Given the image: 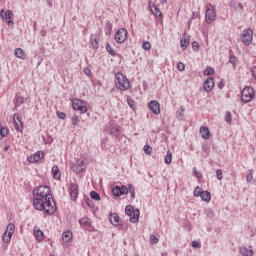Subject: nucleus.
<instances>
[{
    "instance_id": "56",
    "label": "nucleus",
    "mask_w": 256,
    "mask_h": 256,
    "mask_svg": "<svg viewBox=\"0 0 256 256\" xmlns=\"http://www.w3.org/2000/svg\"><path fill=\"white\" fill-rule=\"evenodd\" d=\"M106 29H108L109 33L113 31V24L111 23V21L106 22Z\"/></svg>"
},
{
    "instance_id": "11",
    "label": "nucleus",
    "mask_w": 256,
    "mask_h": 256,
    "mask_svg": "<svg viewBox=\"0 0 256 256\" xmlns=\"http://www.w3.org/2000/svg\"><path fill=\"white\" fill-rule=\"evenodd\" d=\"M112 193L113 195H115V197H121L123 195H127V193H129V186L128 187L125 185L115 186L112 189Z\"/></svg>"
},
{
    "instance_id": "49",
    "label": "nucleus",
    "mask_w": 256,
    "mask_h": 256,
    "mask_svg": "<svg viewBox=\"0 0 256 256\" xmlns=\"http://www.w3.org/2000/svg\"><path fill=\"white\" fill-rule=\"evenodd\" d=\"M205 214H206L207 217H209L210 219H213V217H215V213H213V210H211V209H206V210H205Z\"/></svg>"
},
{
    "instance_id": "38",
    "label": "nucleus",
    "mask_w": 256,
    "mask_h": 256,
    "mask_svg": "<svg viewBox=\"0 0 256 256\" xmlns=\"http://www.w3.org/2000/svg\"><path fill=\"white\" fill-rule=\"evenodd\" d=\"M91 199H94V201H101V196L96 191L90 192Z\"/></svg>"
},
{
    "instance_id": "63",
    "label": "nucleus",
    "mask_w": 256,
    "mask_h": 256,
    "mask_svg": "<svg viewBox=\"0 0 256 256\" xmlns=\"http://www.w3.org/2000/svg\"><path fill=\"white\" fill-rule=\"evenodd\" d=\"M238 9H240V11H243L245 9V7L241 3H239L238 4Z\"/></svg>"
},
{
    "instance_id": "5",
    "label": "nucleus",
    "mask_w": 256,
    "mask_h": 256,
    "mask_svg": "<svg viewBox=\"0 0 256 256\" xmlns=\"http://www.w3.org/2000/svg\"><path fill=\"white\" fill-rule=\"evenodd\" d=\"M72 108L74 109V111H79L82 115L89 111L87 105L85 104V101L78 98L72 99Z\"/></svg>"
},
{
    "instance_id": "19",
    "label": "nucleus",
    "mask_w": 256,
    "mask_h": 256,
    "mask_svg": "<svg viewBox=\"0 0 256 256\" xmlns=\"http://www.w3.org/2000/svg\"><path fill=\"white\" fill-rule=\"evenodd\" d=\"M239 253L243 256H253L255 253L253 252V249H248L247 247H241L239 248Z\"/></svg>"
},
{
    "instance_id": "25",
    "label": "nucleus",
    "mask_w": 256,
    "mask_h": 256,
    "mask_svg": "<svg viewBox=\"0 0 256 256\" xmlns=\"http://www.w3.org/2000/svg\"><path fill=\"white\" fill-rule=\"evenodd\" d=\"M62 239H63L64 243H69V241H71V239H73V233H71V231L63 232Z\"/></svg>"
},
{
    "instance_id": "44",
    "label": "nucleus",
    "mask_w": 256,
    "mask_h": 256,
    "mask_svg": "<svg viewBox=\"0 0 256 256\" xmlns=\"http://www.w3.org/2000/svg\"><path fill=\"white\" fill-rule=\"evenodd\" d=\"M142 49H144V51H150L151 50V42L146 41L142 44Z\"/></svg>"
},
{
    "instance_id": "3",
    "label": "nucleus",
    "mask_w": 256,
    "mask_h": 256,
    "mask_svg": "<svg viewBox=\"0 0 256 256\" xmlns=\"http://www.w3.org/2000/svg\"><path fill=\"white\" fill-rule=\"evenodd\" d=\"M217 17V12L215 10V6L213 4L209 3L206 5L205 10V21L208 23V25H211L213 21H215Z\"/></svg>"
},
{
    "instance_id": "50",
    "label": "nucleus",
    "mask_w": 256,
    "mask_h": 256,
    "mask_svg": "<svg viewBox=\"0 0 256 256\" xmlns=\"http://www.w3.org/2000/svg\"><path fill=\"white\" fill-rule=\"evenodd\" d=\"M192 247L194 249H201V242H199L197 240L192 241Z\"/></svg>"
},
{
    "instance_id": "57",
    "label": "nucleus",
    "mask_w": 256,
    "mask_h": 256,
    "mask_svg": "<svg viewBox=\"0 0 256 256\" xmlns=\"http://www.w3.org/2000/svg\"><path fill=\"white\" fill-rule=\"evenodd\" d=\"M84 74H86L87 77H91L92 75L91 69L89 67L84 68Z\"/></svg>"
},
{
    "instance_id": "13",
    "label": "nucleus",
    "mask_w": 256,
    "mask_h": 256,
    "mask_svg": "<svg viewBox=\"0 0 256 256\" xmlns=\"http://www.w3.org/2000/svg\"><path fill=\"white\" fill-rule=\"evenodd\" d=\"M13 121L14 129H16L18 133H21L23 131V121H21V115L19 113L14 114Z\"/></svg>"
},
{
    "instance_id": "4",
    "label": "nucleus",
    "mask_w": 256,
    "mask_h": 256,
    "mask_svg": "<svg viewBox=\"0 0 256 256\" xmlns=\"http://www.w3.org/2000/svg\"><path fill=\"white\" fill-rule=\"evenodd\" d=\"M255 99V89L251 86H246L241 93V101L243 103H251V100Z\"/></svg>"
},
{
    "instance_id": "31",
    "label": "nucleus",
    "mask_w": 256,
    "mask_h": 256,
    "mask_svg": "<svg viewBox=\"0 0 256 256\" xmlns=\"http://www.w3.org/2000/svg\"><path fill=\"white\" fill-rule=\"evenodd\" d=\"M173 161V154L171 153V150H168L165 158H164V162L166 163V165H171Z\"/></svg>"
},
{
    "instance_id": "6",
    "label": "nucleus",
    "mask_w": 256,
    "mask_h": 256,
    "mask_svg": "<svg viewBox=\"0 0 256 256\" xmlns=\"http://www.w3.org/2000/svg\"><path fill=\"white\" fill-rule=\"evenodd\" d=\"M240 39L244 45H251L253 43V30L251 28L244 29L240 35Z\"/></svg>"
},
{
    "instance_id": "55",
    "label": "nucleus",
    "mask_w": 256,
    "mask_h": 256,
    "mask_svg": "<svg viewBox=\"0 0 256 256\" xmlns=\"http://www.w3.org/2000/svg\"><path fill=\"white\" fill-rule=\"evenodd\" d=\"M57 117L59 119H67V114H65V112H57Z\"/></svg>"
},
{
    "instance_id": "45",
    "label": "nucleus",
    "mask_w": 256,
    "mask_h": 256,
    "mask_svg": "<svg viewBox=\"0 0 256 256\" xmlns=\"http://www.w3.org/2000/svg\"><path fill=\"white\" fill-rule=\"evenodd\" d=\"M127 103L131 109H135V101L131 99V96L127 97Z\"/></svg>"
},
{
    "instance_id": "28",
    "label": "nucleus",
    "mask_w": 256,
    "mask_h": 256,
    "mask_svg": "<svg viewBox=\"0 0 256 256\" xmlns=\"http://www.w3.org/2000/svg\"><path fill=\"white\" fill-rule=\"evenodd\" d=\"M200 197H201L202 201L209 203V201H211V192L203 190Z\"/></svg>"
},
{
    "instance_id": "17",
    "label": "nucleus",
    "mask_w": 256,
    "mask_h": 256,
    "mask_svg": "<svg viewBox=\"0 0 256 256\" xmlns=\"http://www.w3.org/2000/svg\"><path fill=\"white\" fill-rule=\"evenodd\" d=\"M78 222L80 227H82L83 229H89V227H91V220L89 219V217H83L79 219Z\"/></svg>"
},
{
    "instance_id": "37",
    "label": "nucleus",
    "mask_w": 256,
    "mask_h": 256,
    "mask_svg": "<svg viewBox=\"0 0 256 256\" xmlns=\"http://www.w3.org/2000/svg\"><path fill=\"white\" fill-rule=\"evenodd\" d=\"M79 123H81V118L79 117V115L74 114V116L72 117V125L75 127L79 125Z\"/></svg>"
},
{
    "instance_id": "30",
    "label": "nucleus",
    "mask_w": 256,
    "mask_h": 256,
    "mask_svg": "<svg viewBox=\"0 0 256 256\" xmlns=\"http://www.w3.org/2000/svg\"><path fill=\"white\" fill-rule=\"evenodd\" d=\"M185 116V107L180 106L178 111L176 112V117L179 121H183V117Z\"/></svg>"
},
{
    "instance_id": "15",
    "label": "nucleus",
    "mask_w": 256,
    "mask_h": 256,
    "mask_svg": "<svg viewBox=\"0 0 256 256\" xmlns=\"http://www.w3.org/2000/svg\"><path fill=\"white\" fill-rule=\"evenodd\" d=\"M213 87H215V80L213 78L206 79L204 82V91H206V93H211Z\"/></svg>"
},
{
    "instance_id": "64",
    "label": "nucleus",
    "mask_w": 256,
    "mask_h": 256,
    "mask_svg": "<svg viewBox=\"0 0 256 256\" xmlns=\"http://www.w3.org/2000/svg\"><path fill=\"white\" fill-rule=\"evenodd\" d=\"M161 256H168V255H167V252H163V253L161 254Z\"/></svg>"
},
{
    "instance_id": "59",
    "label": "nucleus",
    "mask_w": 256,
    "mask_h": 256,
    "mask_svg": "<svg viewBox=\"0 0 256 256\" xmlns=\"http://www.w3.org/2000/svg\"><path fill=\"white\" fill-rule=\"evenodd\" d=\"M251 73L254 79H256V66L252 67Z\"/></svg>"
},
{
    "instance_id": "9",
    "label": "nucleus",
    "mask_w": 256,
    "mask_h": 256,
    "mask_svg": "<svg viewBox=\"0 0 256 256\" xmlns=\"http://www.w3.org/2000/svg\"><path fill=\"white\" fill-rule=\"evenodd\" d=\"M127 35H128L127 29L120 28L116 31L114 35V39L118 44L125 43V41H127Z\"/></svg>"
},
{
    "instance_id": "46",
    "label": "nucleus",
    "mask_w": 256,
    "mask_h": 256,
    "mask_svg": "<svg viewBox=\"0 0 256 256\" xmlns=\"http://www.w3.org/2000/svg\"><path fill=\"white\" fill-rule=\"evenodd\" d=\"M150 243H152V245H157V243H159V238L155 235H151L150 236Z\"/></svg>"
},
{
    "instance_id": "42",
    "label": "nucleus",
    "mask_w": 256,
    "mask_h": 256,
    "mask_svg": "<svg viewBox=\"0 0 256 256\" xmlns=\"http://www.w3.org/2000/svg\"><path fill=\"white\" fill-rule=\"evenodd\" d=\"M8 134H9V129H7L4 126L0 128V135H1V137H7Z\"/></svg>"
},
{
    "instance_id": "34",
    "label": "nucleus",
    "mask_w": 256,
    "mask_h": 256,
    "mask_svg": "<svg viewBox=\"0 0 256 256\" xmlns=\"http://www.w3.org/2000/svg\"><path fill=\"white\" fill-rule=\"evenodd\" d=\"M106 51L109 53V55H111L112 57H115V55H117V51H115L113 49V47H111V44L106 43Z\"/></svg>"
},
{
    "instance_id": "60",
    "label": "nucleus",
    "mask_w": 256,
    "mask_h": 256,
    "mask_svg": "<svg viewBox=\"0 0 256 256\" xmlns=\"http://www.w3.org/2000/svg\"><path fill=\"white\" fill-rule=\"evenodd\" d=\"M197 17H199V14H198L197 12H193V13H192L191 20L197 19Z\"/></svg>"
},
{
    "instance_id": "18",
    "label": "nucleus",
    "mask_w": 256,
    "mask_h": 256,
    "mask_svg": "<svg viewBox=\"0 0 256 256\" xmlns=\"http://www.w3.org/2000/svg\"><path fill=\"white\" fill-rule=\"evenodd\" d=\"M190 41H191V36H189V35H187L181 39L180 45H181V48L183 49V51H185L187 49V47H189Z\"/></svg>"
},
{
    "instance_id": "53",
    "label": "nucleus",
    "mask_w": 256,
    "mask_h": 256,
    "mask_svg": "<svg viewBox=\"0 0 256 256\" xmlns=\"http://www.w3.org/2000/svg\"><path fill=\"white\" fill-rule=\"evenodd\" d=\"M229 63H231V64L234 65V67H235V65H237V57H235V56H230V58H229Z\"/></svg>"
},
{
    "instance_id": "27",
    "label": "nucleus",
    "mask_w": 256,
    "mask_h": 256,
    "mask_svg": "<svg viewBox=\"0 0 256 256\" xmlns=\"http://www.w3.org/2000/svg\"><path fill=\"white\" fill-rule=\"evenodd\" d=\"M200 134L203 139H209L210 132L208 127H201L200 128Z\"/></svg>"
},
{
    "instance_id": "48",
    "label": "nucleus",
    "mask_w": 256,
    "mask_h": 256,
    "mask_svg": "<svg viewBox=\"0 0 256 256\" xmlns=\"http://www.w3.org/2000/svg\"><path fill=\"white\" fill-rule=\"evenodd\" d=\"M246 181L248 183H251V181H253V170H249V173L246 176Z\"/></svg>"
},
{
    "instance_id": "32",
    "label": "nucleus",
    "mask_w": 256,
    "mask_h": 256,
    "mask_svg": "<svg viewBox=\"0 0 256 256\" xmlns=\"http://www.w3.org/2000/svg\"><path fill=\"white\" fill-rule=\"evenodd\" d=\"M34 236L37 239V241H43V238L45 237V235L40 229H35V228H34Z\"/></svg>"
},
{
    "instance_id": "40",
    "label": "nucleus",
    "mask_w": 256,
    "mask_h": 256,
    "mask_svg": "<svg viewBox=\"0 0 256 256\" xmlns=\"http://www.w3.org/2000/svg\"><path fill=\"white\" fill-rule=\"evenodd\" d=\"M143 151L146 155H151L153 153V148L149 145H145Z\"/></svg>"
},
{
    "instance_id": "20",
    "label": "nucleus",
    "mask_w": 256,
    "mask_h": 256,
    "mask_svg": "<svg viewBox=\"0 0 256 256\" xmlns=\"http://www.w3.org/2000/svg\"><path fill=\"white\" fill-rule=\"evenodd\" d=\"M23 103H25V98L23 96L16 95L14 98L15 109H17V107H21Z\"/></svg>"
},
{
    "instance_id": "12",
    "label": "nucleus",
    "mask_w": 256,
    "mask_h": 256,
    "mask_svg": "<svg viewBox=\"0 0 256 256\" xmlns=\"http://www.w3.org/2000/svg\"><path fill=\"white\" fill-rule=\"evenodd\" d=\"M70 199L71 201H77L79 197V185L71 182L69 185Z\"/></svg>"
},
{
    "instance_id": "62",
    "label": "nucleus",
    "mask_w": 256,
    "mask_h": 256,
    "mask_svg": "<svg viewBox=\"0 0 256 256\" xmlns=\"http://www.w3.org/2000/svg\"><path fill=\"white\" fill-rule=\"evenodd\" d=\"M230 7H233L235 11H237V6H235V2H233V0L230 2Z\"/></svg>"
},
{
    "instance_id": "54",
    "label": "nucleus",
    "mask_w": 256,
    "mask_h": 256,
    "mask_svg": "<svg viewBox=\"0 0 256 256\" xmlns=\"http://www.w3.org/2000/svg\"><path fill=\"white\" fill-rule=\"evenodd\" d=\"M177 69L178 71H185V64H183V62H178Z\"/></svg>"
},
{
    "instance_id": "61",
    "label": "nucleus",
    "mask_w": 256,
    "mask_h": 256,
    "mask_svg": "<svg viewBox=\"0 0 256 256\" xmlns=\"http://www.w3.org/2000/svg\"><path fill=\"white\" fill-rule=\"evenodd\" d=\"M40 35H41L42 37H46V35H47V30H41V31H40Z\"/></svg>"
},
{
    "instance_id": "2",
    "label": "nucleus",
    "mask_w": 256,
    "mask_h": 256,
    "mask_svg": "<svg viewBox=\"0 0 256 256\" xmlns=\"http://www.w3.org/2000/svg\"><path fill=\"white\" fill-rule=\"evenodd\" d=\"M115 85L116 89L119 91H129V89H131V83L129 82V79H127L121 72H117L115 74Z\"/></svg>"
},
{
    "instance_id": "39",
    "label": "nucleus",
    "mask_w": 256,
    "mask_h": 256,
    "mask_svg": "<svg viewBox=\"0 0 256 256\" xmlns=\"http://www.w3.org/2000/svg\"><path fill=\"white\" fill-rule=\"evenodd\" d=\"M128 193L131 195V199H135V186L133 184H128Z\"/></svg>"
},
{
    "instance_id": "14",
    "label": "nucleus",
    "mask_w": 256,
    "mask_h": 256,
    "mask_svg": "<svg viewBox=\"0 0 256 256\" xmlns=\"http://www.w3.org/2000/svg\"><path fill=\"white\" fill-rule=\"evenodd\" d=\"M149 109H151L155 115H159V113H161V105L157 100H152L149 103Z\"/></svg>"
},
{
    "instance_id": "35",
    "label": "nucleus",
    "mask_w": 256,
    "mask_h": 256,
    "mask_svg": "<svg viewBox=\"0 0 256 256\" xmlns=\"http://www.w3.org/2000/svg\"><path fill=\"white\" fill-rule=\"evenodd\" d=\"M135 210L133 209V206L127 205L125 207V214L128 215V217H132Z\"/></svg>"
},
{
    "instance_id": "29",
    "label": "nucleus",
    "mask_w": 256,
    "mask_h": 256,
    "mask_svg": "<svg viewBox=\"0 0 256 256\" xmlns=\"http://www.w3.org/2000/svg\"><path fill=\"white\" fill-rule=\"evenodd\" d=\"M110 223L117 227L119 225V215L117 214H110Z\"/></svg>"
},
{
    "instance_id": "16",
    "label": "nucleus",
    "mask_w": 256,
    "mask_h": 256,
    "mask_svg": "<svg viewBox=\"0 0 256 256\" xmlns=\"http://www.w3.org/2000/svg\"><path fill=\"white\" fill-rule=\"evenodd\" d=\"M43 157H45V154L43 153V151H38L34 155L30 156L28 158V161H30V163H39V161H41Z\"/></svg>"
},
{
    "instance_id": "7",
    "label": "nucleus",
    "mask_w": 256,
    "mask_h": 256,
    "mask_svg": "<svg viewBox=\"0 0 256 256\" xmlns=\"http://www.w3.org/2000/svg\"><path fill=\"white\" fill-rule=\"evenodd\" d=\"M13 10H4L2 9L0 11V17L1 19H3L5 21V23L8 25V27H13V25H15V23L13 22Z\"/></svg>"
},
{
    "instance_id": "22",
    "label": "nucleus",
    "mask_w": 256,
    "mask_h": 256,
    "mask_svg": "<svg viewBox=\"0 0 256 256\" xmlns=\"http://www.w3.org/2000/svg\"><path fill=\"white\" fill-rule=\"evenodd\" d=\"M14 55L15 57H17L18 59H22V60H25V51L22 49V48H16L14 50Z\"/></svg>"
},
{
    "instance_id": "52",
    "label": "nucleus",
    "mask_w": 256,
    "mask_h": 256,
    "mask_svg": "<svg viewBox=\"0 0 256 256\" xmlns=\"http://www.w3.org/2000/svg\"><path fill=\"white\" fill-rule=\"evenodd\" d=\"M192 49L197 53V51H199V42L197 41L192 42Z\"/></svg>"
},
{
    "instance_id": "43",
    "label": "nucleus",
    "mask_w": 256,
    "mask_h": 256,
    "mask_svg": "<svg viewBox=\"0 0 256 256\" xmlns=\"http://www.w3.org/2000/svg\"><path fill=\"white\" fill-rule=\"evenodd\" d=\"M204 75H215V69H213L212 67H207L204 70Z\"/></svg>"
},
{
    "instance_id": "58",
    "label": "nucleus",
    "mask_w": 256,
    "mask_h": 256,
    "mask_svg": "<svg viewBox=\"0 0 256 256\" xmlns=\"http://www.w3.org/2000/svg\"><path fill=\"white\" fill-rule=\"evenodd\" d=\"M86 204L88 205V207H93L94 206L93 201L89 198L86 199Z\"/></svg>"
},
{
    "instance_id": "10",
    "label": "nucleus",
    "mask_w": 256,
    "mask_h": 256,
    "mask_svg": "<svg viewBox=\"0 0 256 256\" xmlns=\"http://www.w3.org/2000/svg\"><path fill=\"white\" fill-rule=\"evenodd\" d=\"M71 169L74 173H76V175H79L80 173H83L85 169H87V163L85 160H77L75 164H72Z\"/></svg>"
},
{
    "instance_id": "23",
    "label": "nucleus",
    "mask_w": 256,
    "mask_h": 256,
    "mask_svg": "<svg viewBox=\"0 0 256 256\" xmlns=\"http://www.w3.org/2000/svg\"><path fill=\"white\" fill-rule=\"evenodd\" d=\"M90 41L94 49H99V37L96 34L91 35Z\"/></svg>"
},
{
    "instance_id": "1",
    "label": "nucleus",
    "mask_w": 256,
    "mask_h": 256,
    "mask_svg": "<svg viewBox=\"0 0 256 256\" xmlns=\"http://www.w3.org/2000/svg\"><path fill=\"white\" fill-rule=\"evenodd\" d=\"M33 193L35 196L33 207L36 211H44V217L46 215H53L57 211V204L53 200L49 186H38L33 190Z\"/></svg>"
},
{
    "instance_id": "21",
    "label": "nucleus",
    "mask_w": 256,
    "mask_h": 256,
    "mask_svg": "<svg viewBox=\"0 0 256 256\" xmlns=\"http://www.w3.org/2000/svg\"><path fill=\"white\" fill-rule=\"evenodd\" d=\"M52 175L54 179H56V181H59V179H61V171H59V166L54 165L52 167Z\"/></svg>"
},
{
    "instance_id": "41",
    "label": "nucleus",
    "mask_w": 256,
    "mask_h": 256,
    "mask_svg": "<svg viewBox=\"0 0 256 256\" xmlns=\"http://www.w3.org/2000/svg\"><path fill=\"white\" fill-rule=\"evenodd\" d=\"M225 121L226 123H228V125H231L233 119L231 117V112L227 111L225 114Z\"/></svg>"
},
{
    "instance_id": "36",
    "label": "nucleus",
    "mask_w": 256,
    "mask_h": 256,
    "mask_svg": "<svg viewBox=\"0 0 256 256\" xmlns=\"http://www.w3.org/2000/svg\"><path fill=\"white\" fill-rule=\"evenodd\" d=\"M202 194H203V188L196 186L193 192L194 197H201Z\"/></svg>"
},
{
    "instance_id": "24",
    "label": "nucleus",
    "mask_w": 256,
    "mask_h": 256,
    "mask_svg": "<svg viewBox=\"0 0 256 256\" xmlns=\"http://www.w3.org/2000/svg\"><path fill=\"white\" fill-rule=\"evenodd\" d=\"M110 135H112V137H119V135H121V128H119V126H112L110 128Z\"/></svg>"
},
{
    "instance_id": "47",
    "label": "nucleus",
    "mask_w": 256,
    "mask_h": 256,
    "mask_svg": "<svg viewBox=\"0 0 256 256\" xmlns=\"http://www.w3.org/2000/svg\"><path fill=\"white\" fill-rule=\"evenodd\" d=\"M193 173H194V176H196L197 179H203V175L201 174V172L197 171L196 167L193 168Z\"/></svg>"
},
{
    "instance_id": "51",
    "label": "nucleus",
    "mask_w": 256,
    "mask_h": 256,
    "mask_svg": "<svg viewBox=\"0 0 256 256\" xmlns=\"http://www.w3.org/2000/svg\"><path fill=\"white\" fill-rule=\"evenodd\" d=\"M216 177H217V180H218V181H221V179H223V170L218 169V170L216 171Z\"/></svg>"
},
{
    "instance_id": "26",
    "label": "nucleus",
    "mask_w": 256,
    "mask_h": 256,
    "mask_svg": "<svg viewBox=\"0 0 256 256\" xmlns=\"http://www.w3.org/2000/svg\"><path fill=\"white\" fill-rule=\"evenodd\" d=\"M132 217H130V223H139V209L134 210V212L132 213Z\"/></svg>"
},
{
    "instance_id": "8",
    "label": "nucleus",
    "mask_w": 256,
    "mask_h": 256,
    "mask_svg": "<svg viewBox=\"0 0 256 256\" xmlns=\"http://www.w3.org/2000/svg\"><path fill=\"white\" fill-rule=\"evenodd\" d=\"M14 234H15V224L10 223L7 225L6 231L2 235V241L4 243H9Z\"/></svg>"
},
{
    "instance_id": "33",
    "label": "nucleus",
    "mask_w": 256,
    "mask_h": 256,
    "mask_svg": "<svg viewBox=\"0 0 256 256\" xmlns=\"http://www.w3.org/2000/svg\"><path fill=\"white\" fill-rule=\"evenodd\" d=\"M150 11H151V13H153V15H155V17H163V14L159 10V8H157V6H152L150 8Z\"/></svg>"
}]
</instances>
